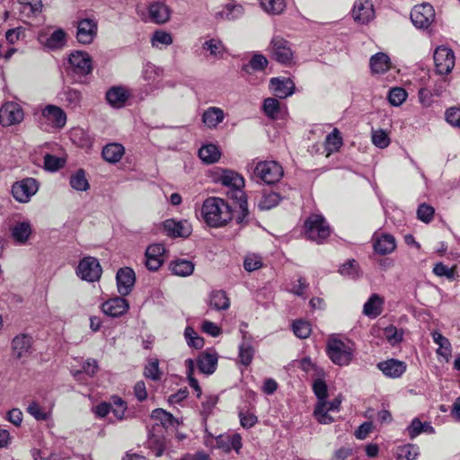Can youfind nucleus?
<instances>
[{
  "mask_svg": "<svg viewBox=\"0 0 460 460\" xmlns=\"http://www.w3.org/2000/svg\"><path fill=\"white\" fill-rule=\"evenodd\" d=\"M201 215L204 221L212 227H220L232 218L229 206L224 199L217 197L208 198L203 202Z\"/></svg>",
  "mask_w": 460,
  "mask_h": 460,
  "instance_id": "f257e3e1",
  "label": "nucleus"
},
{
  "mask_svg": "<svg viewBox=\"0 0 460 460\" xmlns=\"http://www.w3.org/2000/svg\"><path fill=\"white\" fill-rule=\"evenodd\" d=\"M217 181L224 186L229 188L232 199L238 202L242 212L246 215L248 213L247 200L243 192L244 179L238 172L224 169L219 174Z\"/></svg>",
  "mask_w": 460,
  "mask_h": 460,
  "instance_id": "f03ea898",
  "label": "nucleus"
},
{
  "mask_svg": "<svg viewBox=\"0 0 460 460\" xmlns=\"http://www.w3.org/2000/svg\"><path fill=\"white\" fill-rule=\"evenodd\" d=\"M326 352L330 359L338 366H348L353 359L355 347L350 341L337 338H330L327 341Z\"/></svg>",
  "mask_w": 460,
  "mask_h": 460,
  "instance_id": "7ed1b4c3",
  "label": "nucleus"
},
{
  "mask_svg": "<svg viewBox=\"0 0 460 460\" xmlns=\"http://www.w3.org/2000/svg\"><path fill=\"white\" fill-rule=\"evenodd\" d=\"M283 174L282 166L276 161L259 162L253 168V176L267 184L279 181Z\"/></svg>",
  "mask_w": 460,
  "mask_h": 460,
  "instance_id": "20e7f679",
  "label": "nucleus"
},
{
  "mask_svg": "<svg viewBox=\"0 0 460 460\" xmlns=\"http://www.w3.org/2000/svg\"><path fill=\"white\" fill-rule=\"evenodd\" d=\"M305 231L308 239L321 243L326 239L331 229L325 218L319 214L311 215L305 222Z\"/></svg>",
  "mask_w": 460,
  "mask_h": 460,
  "instance_id": "39448f33",
  "label": "nucleus"
},
{
  "mask_svg": "<svg viewBox=\"0 0 460 460\" xmlns=\"http://www.w3.org/2000/svg\"><path fill=\"white\" fill-rule=\"evenodd\" d=\"M76 274L84 280L93 282L101 278L102 267L96 258L87 256L79 261Z\"/></svg>",
  "mask_w": 460,
  "mask_h": 460,
  "instance_id": "423d86ee",
  "label": "nucleus"
},
{
  "mask_svg": "<svg viewBox=\"0 0 460 460\" xmlns=\"http://www.w3.org/2000/svg\"><path fill=\"white\" fill-rule=\"evenodd\" d=\"M38 190L39 184L33 178H25L13 183L12 186L13 198L21 203L29 202L31 198L37 193Z\"/></svg>",
  "mask_w": 460,
  "mask_h": 460,
  "instance_id": "0eeeda50",
  "label": "nucleus"
},
{
  "mask_svg": "<svg viewBox=\"0 0 460 460\" xmlns=\"http://www.w3.org/2000/svg\"><path fill=\"white\" fill-rule=\"evenodd\" d=\"M455 54L452 49L438 47L434 52L436 70L439 75H448L455 66Z\"/></svg>",
  "mask_w": 460,
  "mask_h": 460,
  "instance_id": "6e6552de",
  "label": "nucleus"
},
{
  "mask_svg": "<svg viewBox=\"0 0 460 460\" xmlns=\"http://www.w3.org/2000/svg\"><path fill=\"white\" fill-rule=\"evenodd\" d=\"M412 23L420 29H427L435 20V11L429 4L416 5L411 12Z\"/></svg>",
  "mask_w": 460,
  "mask_h": 460,
  "instance_id": "1a4fd4ad",
  "label": "nucleus"
},
{
  "mask_svg": "<svg viewBox=\"0 0 460 460\" xmlns=\"http://www.w3.org/2000/svg\"><path fill=\"white\" fill-rule=\"evenodd\" d=\"M23 118V111L16 102H6L0 109V123L4 127L19 124Z\"/></svg>",
  "mask_w": 460,
  "mask_h": 460,
  "instance_id": "9d476101",
  "label": "nucleus"
},
{
  "mask_svg": "<svg viewBox=\"0 0 460 460\" xmlns=\"http://www.w3.org/2000/svg\"><path fill=\"white\" fill-rule=\"evenodd\" d=\"M270 51L272 58L281 64L288 65L293 60V51L288 42L282 38L276 37L272 39Z\"/></svg>",
  "mask_w": 460,
  "mask_h": 460,
  "instance_id": "9b49d317",
  "label": "nucleus"
},
{
  "mask_svg": "<svg viewBox=\"0 0 460 460\" xmlns=\"http://www.w3.org/2000/svg\"><path fill=\"white\" fill-rule=\"evenodd\" d=\"M40 119L56 128H62L66 122L65 111L58 106L49 104L41 110Z\"/></svg>",
  "mask_w": 460,
  "mask_h": 460,
  "instance_id": "f8f14e48",
  "label": "nucleus"
},
{
  "mask_svg": "<svg viewBox=\"0 0 460 460\" xmlns=\"http://www.w3.org/2000/svg\"><path fill=\"white\" fill-rule=\"evenodd\" d=\"M351 13L356 22L366 24L375 17L373 3L370 0H357Z\"/></svg>",
  "mask_w": 460,
  "mask_h": 460,
  "instance_id": "ddd939ff",
  "label": "nucleus"
},
{
  "mask_svg": "<svg viewBox=\"0 0 460 460\" xmlns=\"http://www.w3.org/2000/svg\"><path fill=\"white\" fill-rule=\"evenodd\" d=\"M146 266L149 270H157L164 261L165 248L162 243L150 244L146 250Z\"/></svg>",
  "mask_w": 460,
  "mask_h": 460,
  "instance_id": "4468645a",
  "label": "nucleus"
},
{
  "mask_svg": "<svg viewBox=\"0 0 460 460\" xmlns=\"http://www.w3.org/2000/svg\"><path fill=\"white\" fill-rule=\"evenodd\" d=\"M68 62L73 71L80 75H86L92 72V60L90 56L83 51L71 53Z\"/></svg>",
  "mask_w": 460,
  "mask_h": 460,
  "instance_id": "2eb2a0df",
  "label": "nucleus"
},
{
  "mask_svg": "<svg viewBox=\"0 0 460 460\" xmlns=\"http://www.w3.org/2000/svg\"><path fill=\"white\" fill-rule=\"evenodd\" d=\"M97 22L93 19H83L77 25L76 39L82 44H90L97 35Z\"/></svg>",
  "mask_w": 460,
  "mask_h": 460,
  "instance_id": "dca6fc26",
  "label": "nucleus"
},
{
  "mask_svg": "<svg viewBox=\"0 0 460 460\" xmlns=\"http://www.w3.org/2000/svg\"><path fill=\"white\" fill-rule=\"evenodd\" d=\"M116 279L118 292L123 296H127L131 292L135 284V272L131 268H121L117 272Z\"/></svg>",
  "mask_w": 460,
  "mask_h": 460,
  "instance_id": "f3484780",
  "label": "nucleus"
},
{
  "mask_svg": "<svg viewBox=\"0 0 460 460\" xmlns=\"http://www.w3.org/2000/svg\"><path fill=\"white\" fill-rule=\"evenodd\" d=\"M128 308V300L120 296L111 298L102 305V312L111 317H119L125 314Z\"/></svg>",
  "mask_w": 460,
  "mask_h": 460,
  "instance_id": "a211bd4d",
  "label": "nucleus"
},
{
  "mask_svg": "<svg viewBox=\"0 0 460 460\" xmlns=\"http://www.w3.org/2000/svg\"><path fill=\"white\" fill-rule=\"evenodd\" d=\"M373 243L375 252L381 255L391 253L396 248L395 238L385 233H375Z\"/></svg>",
  "mask_w": 460,
  "mask_h": 460,
  "instance_id": "6ab92c4d",
  "label": "nucleus"
},
{
  "mask_svg": "<svg viewBox=\"0 0 460 460\" xmlns=\"http://www.w3.org/2000/svg\"><path fill=\"white\" fill-rule=\"evenodd\" d=\"M32 338L27 334H20L12 341L13 355L16 358H26L31 353Z\"/></svg>",
  "mask_w": 460,
  "mask_h": 460,
  "instance_id": "aec40b11",
  "label": "nucleus"
},
{
  "mask_svg": "<svg viewBox=\"0 0 460 460\" xmlns=\"http://www.w3.org/2000/svg\"><path fill=\"white\" fill-rule=\"evenodd\" d=\"M164 229L168 235L174 237H187L191 234V225L187 220L176 221L167 219L164 222Z\"/></svg>",
  "mask_w": 460,
  "mask_h": 460,
  "instance_id": "412c9836",
  "label": "nucleus"
},
{
  "mask_svg": "<svg viewBox=\"0 0 460 460\" xmlns=\"http://www.w3.org/2000/svg\"><path fill=\"white\" fill-rule=\"evenodd\" d=\"M130 97V92L124 86H113L106 93V100L113 108H122Z\"/></svg>",
  "mask_w": 460,
  "mask_h": 460,
  "instance_id": "4be33fe9",
  "label": "nucleus"
},
{
  "mask_svg": "<svg viewBox=\"0 0 460 460\" xmlns=\"http://www.w3.org/2000/svg\"><path fill=\"white\" fill-rule=\"evenodd\" d=\"M377 367L388 377H400L406 371V364L403 361L391 358L377 364Z\"/></svg>",
  "mask_w": 460,
  "mask_h": 460,
  "instance_id": "5701e85b",
  "label": "nucleus"
},
{
  "mask_svg": "<svg viewBox=\"0 0 460 460\" xmlns=\"http://www.w3.org/2000/svg\"><path fill=\"white\" fill-rule=\"evenodd\" d=\"M218 356L215 351H204L197 358L199 371L205 375L213 374L217 366Z\"/></svg>",
  "mask_w": 460,
  "mask_h": 460,
  "instance_id": "b1692460",
  "label": "nucleus"
},
{
  "mask_svg": "<svg viewBox=\"0 0 460 460\" xmlns=\"http://www.w3.org/2000/svg\"><path fill=\"white\" fill-rule=\"evenodd\" d=\"M148 13L153 22L163 24L169 21L171 9L164 3L155 2L149 4Z\"/></svg>",
  "mask_w": 460,
  "mask_h": 460,
  "instance_id": "393cba45",
  "label": "nucleus"
},
{
  "mask_svg": "<svg viewBox=\"0 0 460 460\" xmlns=\"http://www.w3.org/2000/svg\"><path fill=\"white\" fill-rule=\"evenodd\" d=\"M270 85L274 94L280 99L294 93L295 84L290 79L271 78Z\"/></svg>",
  "mask_w": 460,
  "mask_h": 460,
  "instance_id": "a878e982",
  "label": "nucleus"
},
{
  "mask_svg": "<svg viewBox=\"0 0 460 460\" xmlns=\"http://www.w3.org/2000/svg\"><path fill=\"white\" fill-rule=\"evenodd\" d=\"M369 66L372 74H385L391 68L390 58L384 52H378L370 58Z\"/></svg>",
  "mask_w": 460,
  "mask_h": 460,
  "instance_id": "bb28decb",
  "label": "nucleus"
},
{
  "mask_svg": "<svg viewBox=\"0 0 460 460\" xmlns=\"http://www.w3.org/2000/svg\"><path fill=\"white\" fill-rule=\"evenodd\" d=\"M385 300L378 294H373L364 304L363 314L369 318H376L383 312Z\"/></svg>",
  "mask_w": 460,
  "mask_h": 460,
  "instance_id": "cd10ccee",
  "label": "nucleus"
},
{
  "mask_svg": "<svg viewBox=\"0 0 460 460\" xmlns=\"http://www.w3.org/2000/svg\"><path fill=\"white\" fill-rule=\"evenodd\" d=\"M217 446L225 452L233 449L238 453L242 447V438L239 434L220 435L217 438Z\"/></svg>",
  "mask_w": 460,
  "mask_h": 460,
  "instance_id": "c85d7f7f",
  "label": "nucleus"
},
{
  "mask_svg": "<svg viewBox=\"0 0 460 460\" xmlns=\"http://www.w3.org/2000/svg\"><path fill=\"white\" fill-rule=\"evenodd\" d=\"M208 304L209 308L220 311L227 310L230 306V299L223 290H214L209 294Z\"/></svg>",
  "mask_w": 460,
  "mask_h": 460,
  "instance_id": "c756f323",
  "label": "nucleus"
},
{
  "mask_svg": "<svg viewBox=\"0 0 460 460\" xmlns=\"http://www.w3.org/2000/svg\"><path fill=\"white\" fill-rule=\"evenodd\" d=\"M224 119L223 110L217 107H209L202 114V122L209 128H217Z\"/></svg>",
  "mask_w": 460,
  "mask_h": 460,
  "instance_id": "7c9ffc66",
  "label": "nucleus"
},
{
  "mask_svg": "<svg viewBox=\"0 0 460 460\" xmlns=\"http://www.w3.org/2000/svg\"><path fill=\"white\" fill-rule=\"evenodd\" d=\"M40 42L50 49H62L66 43V33L62 29H58L53 33L43 40V37H40Z\"/></svg>",
  "mask_w": 460,
  "mask_h": 460,
  "instance_id": "2f4dec72",
  "label": "nucleus"
},
{
  "mask_svg": "<svg viewBox=\"0 0 460 460\" xmlns=\"http://www.w3.org/2000/svg\"><path fill=\"white\" fill-rule=\"evenodd\" d=\"M11 232L12 237L16 243L25 244L32 232L31 225L28 221L19 222L14 225Z\"/></svg>",
  "mask_w": 460,
  "mask_h": 460,
  "instance_id": "473e14b6",
  "label": "nucleus"
},
{
  "mask_svg": "<svg viewBox=\"0 0 460 460\" xmlns=\"http://www.w3.org/2000/svg\"><path fill=\"white\" fill-rule=\"evenodd\" d=\"M433 341L438 346L437 353L443 357L447 362L449 361L452 353V347L449 340L443 336L440 332L435 331L431 333Z\"/></svg>",
  "mask_w": 460,
  "mask_h": 460,
  "instance_id": "72a5a7b5",
  "label": "nucleus"
},
{
  "mask_svg": "<svg viewBox=\"0 0 460 460\" xmlns=\"http://www.w3.org/2000/svg\"><path fill=\"white\" fill-rule=\"evenodd\" d=\"M163 74L164 71L161 67L156 66L150 62L144 64L141 71L143 80L148 84L158 83L162 78Z\"/></svg>",
  "mask_w": 460,
  "mask_h": 460,
  "instance_id": "f704fd0d",
  "label": "nucleus"
},
{
  "mask_svg": "<svg viewBox=\"0 0 460 460\" xmlns=\"http://www.w3.org/2000/svg\"><path fill=\"white\" fill-rule=\"evenodd\" d=\"M124 154V147L118 143L106 145L102 149V157L109 163L119 162Z\"/></svg>",
  "mask_w": 460,
  "mask_h": 460,
  "instance_id": "c9c22d12",
  "label": "nucleus"
},
{
  "mask_svg": "<svg viewBox=\"0 0 460 460\" xmlns=\"http://www.w3.org/2000/svg\"><path fill=\"white\" fill-rule=\"evenodd\" d=\"M199 156L206 164H214L219 160L221 153L216 145L209 144L199 148Z\"/></svg>",
  "mask_w": 460,
  "mask_h": 460,
  "instance_id": "e433bc0d",
  "label": "nucleus"
},
{
  "mask_svg": "<svg viewBox=\"0 0 460 460\" xmlns=\"http://www.w3.org/2000/svg\"><path fill=\"white\" fill-rule=\"evenodd\" d=\"M170 269L174 275L187 277L192 274L194 264L188 260H176L170 264Z\"/></svg>",
  "mask_w": 460,
  "mask_h": 460,
  "instance_id": "4c0bfd02",
  "label": "nucleus"
},
{
  "mask_svg": "<svg viewBox=\"0 0 460 460\" xmlns=\"http://www.w3.org/2000/svg\"><path fill=\"white\" fill-rule=\"evenodd\" d=\"M255 349L249 341L243 338V341L239 345L238 358L242 365L248 367L251 365Z\"/></svg>",
  "mask_w": 460,
  "mask_h": 460,
  "instance_id": "58836bf2",
  "label": "nucleus"
},
{
  "mask_svg": "<svg viewBox=\"0 0 460 460\" xmlns=\"http://www.w3.org/2000/svg\"><path fill=\"white\" fill-rule=\"evenodd\" d=\"M244 13L243 5L236 3H229L226 4L218 15L224 19L234 21L243 16Z\"/></svg>",
  "mask_w": 460,
  "mask_h": 460,
  "instance_id": "ea45409f",
  "label": "nucleus"
},
{
  "mask_svg": "<svg viewBox=\"0 0 460 460\" xmlns=\"http://www.w3.org/2000/svg\"><path fill=\"white\" fill-rule=\"evenodd\" d=\"M327 404L325 402H316L314 406V410L313 412L315 420L323 425L331 424L334 421V418H332L330 414L332 412L326 408Z\"/></svg>",
  "mask_w": 460,
  "mask_h": 460,
  "instance_id": "a19ab883",
  "label": "nucleus"
},
{
  "mask_svg": "<svg viewBox=\"0 0 460 460\" xmlns=\"http://www.w3.org/2000/svg\"><path fill=\"white\" fill-rule=\"evenodd\" d=\"M62 94L64 95V102L67 108L76 109L80 106L82 102V93L76 89L67 87L64 89Z\"/></svg>",
  "mask_w": 460,
  "mask_h": 460,
  "instance_id": "79ce46f5",
  "label": "nucleus"
},
{
  "mask_svg": "<svg viewBox=\"0 0 460 460\" xmlns=\"http://www.w3.org/2000/svg\"><path fill=\"white\" fill-rule=\"evenodd\" d=\"M262 9L269 14H280L286 8L285 0H259Z\"/></svg>",
  "mask_w": 460,
  "mask_h": 460,
  "instance_id": "37998d69",
  "label": "nucleus"
},
{
  "mask_svg": "<svg viewBox=\"0 0 460 460\" xmlns=\"http://www.w3.org/2000/svg\"><path fill=\"white\" fill-rule=\"evenodd\" d=\"M343 142L340 131L334 128L325 139V148L328 154L337 152L341 147Z\"/></svg>",
  "mask_w": 460,
  "mask_h": 460,
  "instance_id": "c03bdc74",
  "label": "nucleus"
},
{
  "mask_svg": "<svg viewBox=\"0 0 460 460\" xmlns=\"http://www.w3.org/2000/svg\"><path fill=\"white\" fill-rule=\"evenodd\" d=\"M70 185L74 190L78 191H84L89 189V182L84 170H78L70 177Z\"/></svg>",
  "mask_w": 460,
  "mask_h": 460,
  "instance_id": "a18cd8bd",
  "label": "nucleus"
},
{
  "mask_svg": "<svg viewBox=\"0 0 460 460\" xmlns=\"http://www.w3.org/2000/svg\"><path fill=\"white\" fill-rule=\"evenodd\" d=\"M151 417L161 422L162 426H174L178 424V420L169 412L163 409H155L152 411Z\"/></svg>",
  "mask_w": 460,
  "mask_h": 460,
  "instance_id": "49530a36",
  "label": "nucleus"
},
{
  "mask_svg": "<svg viewBox=\"0 0 460 460\" xmlns=\"http://www.w3.org/2000/svg\"><path fill=\"white\" fill-rule=\"evenodd\" d=\"M403 330L398 329L394 325H389L385 328L384 330V335L386 339V341L392 345L395 346L399 344L403 338Z\"/></svg>",
  "mask_w": 460,
  "mask_h": 460,
  "instance_id": "de8ad7c7",
  "label": "nucleus"
},
{
  "mask_svg": "<svg viewBox=\"0 0 460 460\" xmlns=\"http://www.w3.org/2000/svg\"><path fill=\"white\" fill-rule=\"evenodd\" d=\"M419 455V449L416 446L408 444L397 448V460H414Z\"/></svg>",
  "mask_w": 460,
  "mask_h": 460,
  "instance_id": "09e8293b",
  "label": "nucleus"
},
{
  "mask_svg": "<svg viewBox=\"0 0 460 460\" xmlns=\"http://www.w3.org/2000/svg\"><path fill=\"white\" fill-rule=\"evenodd\" d=\"M264 113L270 119H277L280 112L279 102L275 98H266L262 106Z\"/></svg>",
  "mask_w": 460,
  "mask_h": 460,
  "instance_id": "8fccbe9b",
  "label": "nucleus"
},
{
  "mask_svg": "<svg viewBox=\"0 0 460 460\" xmlns=\"http://www.w3.org/2000/svg\"><path fill=\"white\" fill-rule=\"evenodd\" d=\"M27 412L37 420H47L49 418V412L45 410L36 401H32L27 407Z\"/></svg>",
  "mask_w": 460,
  "mask_h": 460,
  "instance_id": "3c124183",
  "label": "nucleus"
},
{
  "mask_svg": "<svg viewBox=\"0 0 460 460\" xmlns=\"http://www.w3.org/2000/svg\"><path fill=\"white\" fill-rule=\"evenodd\" d=\"M280 200L281 198L277 192L265 193L259 202V208L262 210L271 209L276 207Z\"/></svg>",
  "mask_w": 460,
  "mask_h": 460,
  "instance_id": "603ef678",
  "label": "nucleus"
},
{
  "mask_svg": "<svg viewBox=\"0 0 460 460\" xmlns=\"http://www.w3.org/2000/svg\"><path fill=\"white\" fill-rule=\"evenodd\" d=\"M202 48L209 51L210 55L215 58H221L225 50L222 41L216 39L205 41Z\"/></svg>",
  "mask_w": 460,
  "mask_h": 460,
  "instance_id": "864d4df0",
  "label": "nucleus"
},
{
  "mask_svg": "<svg viewBox=\"0 0 460 460\" xmlns=\"http://www.w3.org/2000/svg\"><path fill=\"white\" fill-rule=\"evenodd\" d=\"M292 329L295 335L300 339H306L312 332L310 323L303 320L295 321Z\"/></svg>",
  "mask_w": 460,
  "mask_h": 460,
  "instance_id": "5fc2aeb1",
  "label": "nucleus"
},
{
  "mask_svg": "<svg viewBox=\"0 0 460 460\" xmlns=\"http://www.w3.org/2000/svg\"><path fill=\"white\" fill-rule=\"evenodd\" d=\"M339 271L342 276L350 279H356L359 276L358 264L355 260H349L347 262L342 264Z\"/></svg>",
  "mask_w": 460,
  "mask_h": 460,
  "instance_id": "6e6d98bb",
  "label": "nucleus"
},
{
  "mask_svg": "<svg viewBox=\"0 0 460 460\" xmlns=\"http://www.w3.org/2000/svg\"><path fill=\"white\" fill-rule=\"evenodd\" d=\"M184 336L189 346L195 349H201L203 347V339L198 335L192 327H186L184 331Z\"/></svg>",
  "mask_w": 460,
  "mask_h": 460,
  "instance_id": "4d7b16f0",
  "label": "nucleus"
},
{
  "mask_svg": "<svg viewBox=\"0 0 460 460\" xmlns=\"http://www.w3.org/2000/svg\"><path fill=\"white\" fill-rule=\"evenodd\" d=\"M147 446L151 450L154 451L155 456H161L165 447L164 438L155 434L149 436Z\"/></svg>",
  "mask_w": 460,
  "mask_h": 460,
  "instance_id": "13d9d810",
  "label": "nucleus"
},
{
  "mask_svg": "<svg viewBox=\"0 0 460 460\" xmlns=\"http://www.w3.org/2000/svg\"><path fill=\"white\" fill-rule=\"evenodd\" d=\"M407 98V93L401 87H395L390 90L388 101L393 106H400Z\"/></svg>",
  "mask_w": 460,
  "mask_h": 460,
  "instance_id": "bf43d9fd",
  "label": "nucleus"
},
{
  "mask_svg": "<svg viewBox=\"0 0 460 460\" xmlns=\"http://www.w3.org/2000/svg\"><path fill=\"white\" fill-rule=\"evenodd\" d=\"M372 143L379 148H385L390 144V137L388 134L383 130H374L371 136Z\"/></svg>",
  "mask_w": 460,
  "mask_h": 460,
  "instance_id": "052dcab7",
  "label": "nucleus"
},
{
  "mask_svg": "<svg viewBox=\"0 0 460 460\" xmlns=\"http://www.w3.org/2000/svg\"><path fill=\"white\" fill-rule=\"evenodd\" d=\"M111 411L117 420H121L125 417V411L127 410L126 402L118 396L112 397Z\"/></svg>",
  "mask_w": 460,
  "mask_h": 460,
  "instance_id": "680f3d73",
  "label": "nucleus"
},
{
  "mask_svg": "<svg viewBox=\"0 0 460 460\" xmlns=\"http://www.w3.org/2000/svg\"><path fill=\"white\" fill-rule=\"evenodd\" d=\"M144 376L146 378H150L152 380H159L161 378V371L159 369V361L158 359H152L146 366L144 370Z\"/></svg>",
  "mask_w": 460,
  "mask_h": 460,
  "instance_id": "e2e57ef3",
  "label": "nucleus"
},
{
  "mask_svg": "<svg viewBox=\"0 0 460 460\" xmlns=\"http://www.w3.org/2000/svg\"><path fill=\"white\" fill-rule=\"evenodd\" d=\"M434 208L426 203L420 204L417 209L418 218L424 223H429L434 217Z\"/></svg>",
  "mask_w": 460,
  "mask_h": 460,
  "instance_id": "0e129e2a",
  "label": "nucleus"
},
{
  "mask_svg": "<svg viewBox=\"0 0 460 460\" xmlns=\"http://www.w3.org/2000/svg\"><path fill=\"white\" fill-rule=\"evenodd\" d=\"M268 65L267 58L261 54H255L250 60L249 65L243 66V69L248 71L249 67H252L253 70H263Z\"/></svg>",
  "mask_w": 460,
  "mask_h": 460,
  "instance_id": "69168bd1",
  "label": "nucleus"
},
{
  "mask_svg": "<svg viewBox=\"0 0 460 460\" xmlns=\"http://www.w3.org/2000/svg\"><path fill=\"white\" fill-rule=\"evenodd\" d=\"M243 267L249 272L254 271L262 267V260L257 254H249L244 259Z\"/></svg>",
  "mask_w": 460,
  "mask_h": 460,
  "instance_id": "338daca9",
  "label": "nucleus"
},
{
  "mask_svg": "<svg viewBox=\"0 0 460 460\" xmlns=\"http://www.w3.org/2000/svg\"><path fill=\"white\" fill-rule=\"evenodd\" d=\"M433 273L438 277H446L453 280L456 277L455 268H448L442 262H438L434 265Z\"/></svg>",
  "mask_w": 460,
  "mask_h": 460,
  "instance_id": "774afa93",
  "label": "nucleus"
}]
</instances>
